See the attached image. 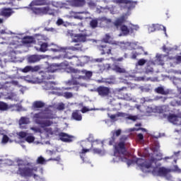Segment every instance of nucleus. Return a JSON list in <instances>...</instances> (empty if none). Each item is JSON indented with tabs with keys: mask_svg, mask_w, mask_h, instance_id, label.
<instances>
[{
	"mask_svg": "<svg viewBox=\"0 0 181 181\" xmlns=\"http://www.w3.org/2000/svg\"><path fill=\"white\" fill-rule=\"evenodd\" d=\"M111 59L115 62H122V60H124V57H121L117 59H115V58H114V57H111Z\"/></svg>",
	"mask_w": 181,
	"mask_h": 181,
	"instance_id": "052dcab7",
	"label": "nucleus"
},
{
	"mask_svg": "<svg viewBox=\"0 0 181 181\" xmlns=\"http://www.w3.org/2000/svg\"><path fill=\"white\" fill-rule=\"evenodd\" d=\"M31 131H33L35 134H41L42 129L39 127H30Z\"/></svg>",
	"mask_w": 181,
	"mask_h": 181,
	"instance_id": "a19ab883",
	"label": "nucleus"
},
{
	"mask_svg": "<svg viewBox=\"0 0 181 181\" xmlns=\"http://www.w3.org/2000/svg\"><path fill=\"white\" fill-rule=\"evenodd\" d=\"M121 129H117L116 130L114 133H113V136H115V135H116V136H119V135H121Z\"/></svg>",
	"mask_w": 181,
	"mask_h": 181,
	"instance_id": "4d7b16f0",
	"label": "nucleus"
},
{
	"mask_svg": "<svg viewBox=\"0 0 181 181\" xmlns=\"http://www.w3.org/2000/svg\"><path fill=\"white\" fill-rule=\"evenodd\" d=\"M176 60L177 62H178L179 63H181V56H177L176 57Z\"/></svg>",
	"mask_w": 181,
	"mask_h": 181,
	"instance_id": "774afa93",
	"label": "nucleus"
},
{
	"mask_svg": "<svg viewBox=\"0 0 181 181\" xmlns=\"http://www.w3.org/2000/svg\"><path fill=\"white\" fill-rule=\"evenodd\" d=\"M29 63H37V62H40V57L39 55H31L28 57Z\"/></svg>",
	"mask_w": 181,
	"mask_h": 181,
	"instance_id": "c756f323",
	"label": "nucleus"
},
{
	"mask_svg": "<svg viewBox=\"0 0 181 181\" xmlns=\"http://www.w3.org/2000/svg\"><path fill=\"white\" fill-rule=\"evenodd\" d=\"M70 2L73 6H84L86 5V0H70Z\"/></svg>",
	"mask_w": 181,
	"mask_h": 181,
	"instance_id": "b1692460",
	"label": "nucleus"
},
{
	"mask_svg": "<svg viewBox=\"0 0 181 181\" xmlns=\"http://www.w3.org/2000/svg\"><path fill=\"white\" fill-rule=\"evenodd\" d=\"M80 71H83V70H78L76 69H71V76L74 77L75 80H77V81H81V80H83V78L80 77Z\"/></svg>",
	"mask_w": 181,
	"mask_h": 181,
	"instance_id": "412c9836",
	"label": "nucleus"
},
{
	"mask_svg": "<svg viewBox=\"0 0 181 181\" xmlns=\"http://www.w3.org/2000/svg\"><path fill=\"white\" fill-rule=\"evenodd\" d=\"M53 118H54L53 113L48 107H46L45 110L37 113H35L33 117L34 122L40 125L41 128H43L44 131L47 132V134H49V135H53V129L49 127H52L53 124V121L50 120L53 119Z\"/></svg>",
	"mask_w": 181,
	"mask_h": 181,
	"instance_id": "f257e3e1",
	"label": "nucleus"
},
{
	"mask_svg": "<svg viewBox=\"0 0 181 181\" xmlns=\"http://www.w3.org/2000/svg\"><path fill=\"white\" fill-rule=\"evenodd\" d=\"M120 30L124 36H127V35H129V32H133L134 29L132 28H129L128 26L122 25L120 27Z\"/></svg>",
	"mask_w": 181,
	"mask_h": 181,
	"instance_id": "5701e85b",
	"label": "nucleus"
},
{
	"mask_svg": "<svg viewBox=\"0 0 181 181\" xmlns=\"http://www.w3.org/2000/svg\"><path fill=\"white\" fill-rule=\"evenodd\" d=\"M62 160V158H60V156H58L57 158H49L48 159V160H54L55 162H60V160Z\"/></svg>",
	"mask_w": 181,
	"mask_h": 181,
	"instance_id": "6e6d98bb",
	"label": "nucleus"
},
{
	"mask_svg": "<svg viewBox=\"0 0 181 181\" xmlns=\"http://www.w3.org/2000/svg\"><path fill=\"white\" fill-rule=\"evenodd\" d=\"M37 163L44 165V163H46V160L42 156H40L37 159Z\"/></svg>",
	"mask_w": 181,
	"mask_h": 181,
	"instance_id": "e433bc0d",
	"label": "nucleus"
},
{
	"mask_svg": "<svg viewBox=\"0 0 181 181\" xmlns=\"http://www.w3.org/2000/svg\"><path fill=\"white\" fill-rule=\"evenodd\" d=\"M10 47H11V49H18V45H13V44H11L10 45Z\"/></svg>",
	"mask_w": 181,
	"mask_h": 181,
	"instance_id": "338daca9",
	"label": "nucleus"
},
{
	"mask_svg": "<svg viewBox=\"0 0 181 181\" xmlns=\"http://www.w3.org/2000/svg\"><path fill=\"white\" fill-rule=\"evenodd\" d=\"M59 139L62 141V142H71V139L73 136L64 133V132H61L59 134Z\"/></svg>",
	"mask_w": 181,
	"mask_h": 181,
	"instance_id": "6ab92c4d",
	"label": "nucleus"
},
{
	"mask_svg": "<svg viewBox=\"0 0 181 181\" xmlns=\"http://www.w3.org/2000/svg\"><path fill=\"white\" fill-rule=\"evenodd\" d=\"M71 119H74L75 121H81L83 119V116L81 115L80 110H74L72 112Z\"/></svg>",
	"mask_w": 181,
	"mask_h": 181,
	"instance_id": "aec40b11",
	"label": "nucleus"
},
{
	"mask_svg": "<svg viewBox=\"0 0 181 181\" xmlns=\"http://www.w3.org/2000/svg\"><path fill=\"white\" fill-rule=\"evenodd\" d=\"M169 173H170V169H168L165 167H160L157 170L158 176L163 177H166Z\"/></svg>",
	"mask_w": 181,
	"mask_h": 181,
	"instance_id": "2eb2a0df",
	"label": "nucleus"
},
{
	"mask_svg": "<svg viewBox=\"0 0 181 181\" xmlns=\"http://www.w3.org/2000/svg\"><path fill=\"white\" fill-rule=\"evenodd\" d=\"M98 49L99 52H100V54L104 56V54H107V56H112V47L110 46L108 44H105L104 42H101L100 45H98Z\"/></svg>",
	"mask_w": 181,
	"mask_h": 181,
	"instance_id": "423d86ee",
	"label": "nucleus"
},
{
	"mask_svg": "<svg viewBox=\"0 0 181 181\" xmlns=\"http://www.w3.org/2000/svg\"><path fill=\"white\" fill-rule=\"evenodd\" d=\"M69 66V62L65 61L60 64H52L47 69L51 73H57L60 71H66Z\"/></svg>",
	"mask_w": 181,
	"mask_h": 181,
	"instance_id": "7ed1b4c3",
	"label": "nucleus"
},
{
	"mask_svg": "<svg viewBox=\"0 0 181 181\" xmlns=\"http://www.w3.org/2000/svg\"><path fill=\"white\" fill-rule=\"evenodd\" d=\"M111 69L113 71H115L116 73H125V69L121 68L118 65H112V67H111V64H106L105 65V70H107V71L111 70Z\"/></svg>",
	"mask_w": 181,
	"mask_h": 181,
	"instance_id": "f8f14e48",
	"label": "nucleus"
},
{
	"mask_svg": "<svg viewBox=\"0 0 181 181\" xmlns=\"http://www.w3.org/2000/svg\"><path fill=\"white\" fill-rule=\"evenodd\" d=\"M9 105L4 102L0 101V111H8Z\"/></svg>",
	"mask_w": 181,
	"mask_h": 181,
	"instance_id": "473e14b6",
	"label": "nucleus"
},
{
	"mask_svg": "<svg viewBox=\"0 0 181 181\" xmlns=\"http://www.w3.org/2000/svg\"><path fill=\"white\" fill-rule=\"evenodd\" d=\"M117 97L120 98V100H126V101H131V100H132L131 93H128V88H127V87H123L118 90Z\"/></svg>",
	"mask_w": 181,
	"mask_h": 181,
	"instance_id": "0eeeda50",
	"label": "nucleus"
},
{
	"mask_svg": "<svg viewBox=\"0 0 181 181\" xmlns=\"http://www.w3.org/2000/svg\"><path fill=\"white\" fill-rule=\"evenodd\" d=\"M83 45L81 44H76L75 47H72V50H81Z\"/></svg>",
	"mask_w": 181,
	"mask_h": 181,
	"instance_id": "79ce46f5",
	"label": "nucleus"
},
{
	"mask_svg": "<svg viewBox=\"0 0 181 181\" xmlns=\"http://www.w3.org/2000/svg\"><path fill=\"white\" fill-rule=\"evenodd\" d=\"M65 83L66 86H78L81 84V81H78L76 80L74 77H72L71 80L66 81Z\"/></svg>",
	"mask_w": 181,
	"mask_h": 181,
	"instance_id": "cd10ccee",
	"label": "nucleus"
},
{
	"mask_svg": "<svg viewBox=\"0 0 181 181\" xmlns=\"http://www.w3.org/2000/svg\"><path fill=\"white\" fill-rule=\"evenodd\" d=\"M45 105V103L42 102L41 100H36L33 103V108H43Z\"/></svg>",
	"mask_w": 181,
	"mask_h": 181,
	"instance_id": "7c9ffc66",
	"label": "nucleus"
},
{
	"mask_svg": "<svg viewBox=\"0 0 181 181\" xmlns=\"http://www.w3.org/2000/svg\"><path fill=\"white\" fill-rule=\"evenodd\" d=\"M109 118H110V119H112V121H117V117H118V116H117L116 115H110V113L107 114Z\"/></svg>",
	"mask_w": 181,
	"mask_h": 181,
	"instance_id": "09e8293b",
	"label": "nucleus"
},
{
	"mask_svg": "<svg viewBox=\"0 0 181 181\" xmlns=\"http://www.w3.org/2000/svg\"><path fill=\"white\" fill-rule=\"evenodd\" d=\"M47 50L53 52L54 53L59 52V49L57 48L51 47V46L49 45V44H47V42H42L40 45L39 51L42 52V53H45V52H47Z\"/></svg>",
	"mask_w": 181,
	"mask_h": 181,
	"instance_id": "9b49d317",
	"label": "nucleus"
},
{
	"mask_svg": "<svg viewBox=\"0 0 181 181\" xmlns=\"http://www.w3.org/2000/svg\"><path fill=\"white\" fill-rule=\"evenodd\" d=\"M155 91L157 93V94H161L162 95H168V94H169V92L165 90V88H163L162 86L156 88Z\"/></svg>",
	"mask_w": 181,
	"mask_h": 181,
	"instance_id": "c85d7f7f",
	"label": "nucleus"
},
{
	"mask_svg": "<svg viewBox=\"0 0 181 181\" xmlns=\"http://www.w3.org/2000/svg\"><path fill=\"white\" fill-rule=\"evenodd\" d=\"M48 4L49 2H47V0H33L31 2V5L33 6H43Z\"/></svg>",
	"mask_w": 181,
	"mask_h": 181,
	"instance_id": "4be33fe9",
	"label": "nucleus"
},
{
	"mask_svg": "<svg viewBox=\"0 0 181 181\" xmlns=\"http://www.w3.org/2000/svg\"><path fill=\"white\" fill-rule=\"evenodd\" d=\"M20 125H25L29 124V118L23 117L19 120Z\"/></svg>",
	"mask_w": 181,
	"mask_h": 181,
	"instance_id": "f704fd0d",
	"label": "nucleus"
},
{
	"mask_svg": "<svg viewBox=\"0 0 181 181\" xmlns=\"http://www.w3.org/2000/svg\"><path fill=\"white\" fill-rule=\"evenodd\" d=\"M18 174L23 177H30L33 175V168L29 167H19Z\"/></svg>",
	"mask_w": 181,
	"mask_h": 181,
	"instance_id": "6e6552de",
	"label": "nucleus"
},
{
	"mask_svg": "<svg viewBox=\"0 0 181 181\" xmlns=\"http://www.w3.org/2000/svg\"><path fill=\"white\" fill-rule=\"evenodd\" d=\"M74 18L75 19H80V21H83V19H84V18L81 16H76Z\"/></svg>",
	"mask_w": 181,
	"mask_h": 181,
	"instance_id": "69168bd1",
	"label": "nucleus"
},
{
	"mask_svg": "<svg viewBox=\"0 0 181 181\" xmlns=\"http://www.w3.org/2000/svg\"><path fill=\"white\" fill-rule=\"evenodd\" d=\"M98 22L100 28H104L108 23H111V19L106 17H99L98 18Z\"/></svg>",
	"mask_w": 181,
	"mask_h": 181,
	"instance_id": "a211bd4d",
	"label": "nucleus"
},
{
	"mask_svg": "<svg viewBox=\"0 0 181 181\" xmlns=\"http://www.w3.org/2000/svg\"><path fill=\"white\" fill-rule=\"evenodd\" d=\"M40 70V66H35L34 67L32 66L31 73H35V71H39Z\"/></svg>",
	"mask_w": 181,
	"mask_h": 181,
	"instance_id": "864d4df0",
	"label": "nucleus"
},
{
	"mask_svg": "<svg viewBox=\"0 0 181 181\" xmlns=\"http://www.w3.org/2000/svg\"><path fill=\"white\" fill-rule=\"evenodd\" d=\"M96 91L100 97H108V95H110V93H111L110 88L103 86L98 87L96 88Z\"/></svg>",
	"mask_w": 181,
	"mask_h": 181,
	"instance_id": "9d476101",
	"label": "nucleus"
},
{
	"mask_svg": "<svg viewBox=\"0 0 181 181\" xmlns=\"http://www.w3.org/2000/svg\"><path fill=\"white\" fill-rule=\"evenodd\" d=\"M64 23V21H63V19L62 18H59L57 21V25L58 26H60L61 25H63Z\"/></svg>",
	"mask_w": 181,
	"mask_h": 181,
	"instance_id": "13d9d810",
	"label": "nucleus"
},
{
	"mask_svg": "<svg viewBox=\"0 0 181 181\" xmlns=\"http://www.w3.org/2000/svg\"><path fill=\"white\" fill-rule=\"evenodd\" d=\"M72 42L74 43H84V42H87V35L76 34L74 36Z\"/></svg>",
	"mask_w": 181,
	"mask_h": 181,
	"instance_id": "ddd939ff",
	"label": "nucleus"
},
{
	"mask_svg": "<svg viewBox=\"0 0 181 181\" xmlns=\"http://www.w3.org/2000/svg\"><path fill=\"white\" fill-rule=\"evenodd\" d=\"M117 117H120L122 118H126L127 119V118H128V113L118 112L117 113Z\"/></svg>",
	"mask_w": 181,
	"mask_h": 181,
	"instance_id": "58836bf2",
	"label": "nucleus"
},
{
	"mask_svg": "<svg viewBox=\"0 0 181 181\" xmlns=\"http://www.w3.org/2000/svg\"><path fill=\"white\" fill-rule=\"evenodd\" d=\"M168 120L169 122H171V124H174V125H179L181 122V117L175 114H170L168 116Z\"/></svg>",
	"mask_w": 181,
	"mask_h": 181,
	"instance_id": "4468645a",
	"label": "nucleus"
},
{
	"mask_svg": "<svg viewBox=\"0 0 181 181\" xmlns=\"http://www.w3.org/2000/svg\"><path fill=\"white\" fill-rule=\"evenodd\" d=\"M90 151V148H83L80 152L81 154L87 153V152Z\"/></svg>",
	"mask_w": 181,
	"mask_h": 181,
	"instance_id": "bf43d9fd",
	"label": "nucleus"
},
{
	"mask_svg": "<svg viewBox=\"0 0 181 181\" xmlns=\"http://www.w3.org/2000/svg\"><path fill=\"white\" fill-rule=\"evenodd\" d=\"M93 152H94V153H101V150H100L98 148H94Z\"/></svg>",
	"mask_w": 181,
	"mask_h": 181,
	"instance_id": "0e129e2a",
	"label": "nucleus"
},
{
	"mask_svg": "<svg viewBox=\"0 0 181 181\" xmlns=\"http://www.w3.org/2000/svg\"><path fill=\"white\" fill-rule=\"evenodd\" d=\"M110 40H111V35L109 33L105 34V37H103L101 40V43H105L108 45L110 43Z\"/></svg>",
	"mask_w": 181,
	"mask_h": 181,
	"instance_id": "72a5a7b5",
	"label": "nucleus"
},
{
	"mask_svg": "<svg viewBox=\"0 0 181 181\" xmlns=\"http://www.w3.org/2000/svg\"><path fill=\"white\" fill-rule=\"evenodd\" d=\"M8 141H9V137L6 135H4L2 138V143L8 144Z\"/></svg>",
	"mask_w": 181,
	"mask_h": 181,
	"instance_id": "de8ad7c7",
	"label": "nucleus"
},
{
	"mask_svg": "<svg viewBox=\"0 0 181 181\" xmlns=\"http://www.w3.org/2000/svg\"><path fill=\"white\" fill-rule=\"evenodd\" d=\"M32 11L35 15H54V12L49 6L32 8Z\"/></svg>",
	"mask_w": 181,
	"mask_h": 181,
	"instance_id": "39448f33",
	"label": "nucleus"
},
{
	"mask_svg": "<svg viewBox=\"0 0 181 181\" xmlns=\"http://www.w3.org/2000/svg\"><path fill=\"white\" fill-rule=\"evenodd\" d=\"M90 26L92 29L98 28V18H93L90 21Z\"/></svg>",
	"mask_w": 181,
	"mask_h": 181,
	"instance_id": "2f4dec72",
	"label": "nucleus"
},
{
	"mask_svg": "<svg viewBox=\"0 0 181 181\" xmlns=\"http://www.w3.org/2000/svg\"><path fill=\"white\" fill-rule=\"evenodd\" d=\"M1 16H6V18H9L11 15H12V10L11 8H4L1 11Z\"/></svg>",
	"mask_w": 181,
	"mask_h": 181,
	"instance_id": "bb28decb",
	"label": "nucleus"
},
{
	"mask_svg": "<svg viewBox=\"0 0 181 181\" xmlns=\"http://www.w3.org/2000/svg\"><path fill=\"white\" fill-rule=\"evenodd\" d=\"M93 108L89 109L87 107L84 106L82 107L81 111L82 114H86V112H88V111H93Z\"/></svg>",
	"mask_w": 181,
	"mask_h": 181,
	"instance_id": "37998d69",
	"label": "nucleus"
},
{
	"mask_svg": "<svg viewBox=\"0 0 181 181\" xmlns=\"http://www.w3.org/2000/svg\"><path fill=\"white\" fill-rule=\"evenodd\" d=\"M18 136H20V138H26V136H28V133L25 132H20L18 133Z\"/></svg>",
	"mask_w": 181,
	"mask_h": 181,
	"instance_id": "8fccbe9b",
	"label": "nucleus"
},
{
	"mask_svg": "<svg viewBox=\"0 0 181 181\" xmlns=\"http://www.w3.org/2000/svg\"><path fill=\"white\" fill-rule=\"evenodd\" d=\"M155 162V158H151V160H145L143 158H138L136 163L142 170V172H145L146 169H150L152 168V163Z\"/></svg>",
	"mask_w": 181,
	"mask_h": 181,
	"instance_id": "20e7f679",
	"label": "nucleus"
},
{
	"mask_svg": "<svg viewBox=\"0 0 181 181\" xmlns=\"http://www.w3.org/2000/svg\"><path fill=\"white\" fill-rule=\"evenodd\" d=\"M80 74V78L86 80V77H91L93 76V72L86 70H82V71L78 72Z\"/></svg>",
	"mask_w": 181,
	"mask_h": 181,
	"instance_id": "393cba45",
	"label": "nucleus"
},
{
	"mask_svg": "<svg viewBox=\"0 0 181 181\" xmlns=\"http://www.w3.org/2000/svg\"><path fill=\"white\" fill-rule=\"evenodd\" d=\"M139 54H141L136 53V52L133 53L132 55V59H136V56H139Z\"/></svg>",
	"mask_w": 181,
	"mask_h": 181,
	"instance_id": "680f3d73",
	"label": "nucleus"
},
{
	"mask_svg": "<svg viewBox=\"0 0 181 181\" xmlns=\"http://www.w3.org/2000/svg\"><path fill=\"white\" fill-rule=\"evenodd\" d=\"M64 97H65V98H72L73 93L71 92H65L64 93Z\"/></svg>",
	"mask_w": 181,
	"mask_h": 181,
	"instance_id": "a18cd8bd",
	"label": "nucleus"
},
{
	"mask_svg": "<svg viewBox=\"0 0 181 181\" xmlns=\"http://www.w3.org/2000/svg\"><path fill=\"white\" fill-rule=\"evenodd\" d=\"M146 63V59H140L138 61L137 64H138V66H144Z\"/></svg>",
	"mask_w": 181,
	"mask_h": 181,
	"instance_id": "49530a36",
	"label": "nucleus"
},
{
	"mask_svg": "<svg viewBox=\"0 0 181 181\" xmlns=\"http://www.w3.org/2000/svg\"><path fill=\"white\" fill-rule=\"evenodd\" d=\"M69 54V52H66V54L64 55V59H71L73 57H77L76 56H70Z\"/></svg>",
	"mask_w": 181,
	"mask_h": 181,
	"instance_id": "3c124183",
	"label": "nucleus"
},
{
	"mask_svg": "<svg viewBox=\"0 0 181 181\" xmlns=\"http://www.w3.org/2000/svg\"><path fill=\"white\" fill-rule=\"evenodd\" d=\"M115 142V136H112L110 139L109 145H114Z\"/></svg>",
	"mask_w": 181,
	"mask_h": 181,
	"instance_id": "5fc2aeb1",
	"label": "nucleus"
},
{
	"mask_svg": "<svg viewBox=\"0 0 181 181\" xmlns=\"http://www.w3.org/2000/svg\"><path fill=\"white\" fill-rule=\"evenodd\" d=\"M57 110H59V111H63L64 110V103H60L57 105Z\"/></svg>",
	"mask_w": 181,
	"mask_h": 181,
	"instance_id": "603ef678",
	"label": "nucleus"
},
{
	"mask_svg": "<svg viewBox=\"0 0 181 181\" xmlns=\"http://www.w3.org/2000/svg\"><path fill=\"white\" fill-rule=\"evenodd\" d=\"M127 139H128V138L125 136L120 138V141L115 148L116 152L119 155L116 157V159L118 158V162H125L128 166H131V165L134 163V160L127 159L125 156H121V155H125V153H127V148H125Z\"/></svg>",
	"mask_w": 181,
	"mask_h": 181,
	"instance_id": "f03ea898",
	"label": "nucleus"
},
{
	"mask_svg": "<svg viewBox=\"0 0 181 181\" xmlns=\"http://www.w3.org/2000/svg\"><path fill=\"white\" fill-rule=\"evenodd\" d=\"M126 22H127V17H125V16H122L115 21V22L113 23V25L116 28H119V26L121 28L122 26V24L125 23Z\"/></svg>",
	"mask_w": 181,
	"mask_h": 181,
	"instance_id": "f3484780",
	"label": "nucleus"
},
{
	"mask_svg": "<svg viewBox=\"0 0 181 181\" xmlns=\"http://www.w3.org/2000/svg\"><path fill=\"white\" fill-rule=\"evenodd\" d=\"M127 119H130L132 121H136V119H138V116H134L128 114Z\"/></svg>",
	"mask_w": 181,
	"mask_h": 181,
	"instance_id": "c03bdc74",
	"label": "nucleus"
},
{
	"mask_svg": "<svg viewBox=\"0 0 181 181\" xmlns=\"http://www.w3.org/2000/svg\"><path fill=\"white\" fill-rule=\"evenodd\" d=\"M21 71H22V73H29V71H32V66H26L23 69H21Z\"/></svg>",
	"mask_w": 181,
	"mask_h": 181,
	"instance_id": "4c0bfd02",
	"label": "nucleus"
},
{
	"mask_svg": "<svg viewBox=\"0 0 181 181\" xmlns=\"http://www.w3.org/2000/svg\"><path fill=\"white\" fill-rule=\"evenodd\" d=\"M23 43L24 45H30V43H35V37L32 36H25L23 38Z\"/></svg>",
	"mask_w": 181,
	"mask_h": 181,
	"instance_id": "a878e982",
	"label": "nucleus"
},
{
	"mask_svg": "<svg viewBox=\"0 0 181 181\" xmlns=\"http://www.w3.org/2000/svg\"><path fill=\"white\" fill-rule=\"evenodd\" d=\"M42 80H54V75L47 69L46 71L41 72Z\"/></svg>",
	"mask_w": 181,
	"mask_h": 181,
	"instance_id": "dca6fc26",
	"label": "nucleus"
},
{
	"mask_svg": "<svg viewBox=\"0 0 181 181\" xmlns=\"http://www.w3.org/2000/svg\"><path fill=\"white\" fill-rule=\"evenodd\" d=\"M163 57H165V56L162 55V54L156 55L157 62H158V63H160V64H162V66H163V64H165V62L163 61Z\"/></svg>",
	"mask_w": 181,
	"mask_h": 181,
	"instance_id": "c9c22d12",
	"label": "nucleus"
},
{
	"mask_svg": "<svg viewBox=\"0 0 181 181\" xmlns=\"http://www.w3.org/2000/svg\"><path fill=\"white\" fill-rule=\"evenodd\" d=\"M137 138H139V139H140V141H142V139H144V134H139L138 135H137Z\"/></svg>",
	"mask_w": 181,
	"mask_h": 181,
	"instance_id": "e2e57ef3",
	"label": "nucleus"
},
{
	"mask_svg": "<svg viewBox=\"0 0 181 181\" xmlns=\"http://www.w3.org/2000/svg\"><path fill=\"white\" fill-rule=\"evenodd\" d=\"M113 2L115 4H122L123 5H125V8H127L129 11L134 9V8H135L138 4V1L131 0H113Z\"/></svg>",
	"mask_w": 181,
	"mask_h": 181,
	"instance_id": "1a4fd4ad",
	"label": "nucleus"
},
{
	"mask_svg": "<svg viewBox=\"0 0 181 181\" xmlns=\"http://www.w3.org/2000/svg\"><path fill=\"white\" fill-rule=\"evenodd\" d=\"M26 142H28V144H32V142H35V136H28L25 138Z\"/></svg>",
	"mask_w": 181,
	"mask_h": 181,
	"instance_id": "ea45409f",
	"label": "nucleus"
}]
</instances>
